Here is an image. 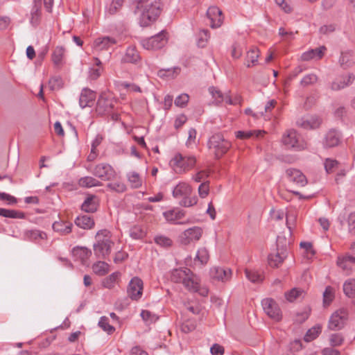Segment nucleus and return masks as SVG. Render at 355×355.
Here are the masks:
<instances>
[{
    "label": "nucleus",
    "mask_w": 355,
    "mask_h": 355,
    "mask_svg": "<svg viewBox=\"0 0 355 355\" xmlns=\"http://www.w3.org/2000/svg\"><path fill=\"white\" fill-rule=\"evenodd\" d=\"M137 3L135 12L139 15L141 26L146 27L156 21L162 11V3L153 0H133Z\"/></svg>",
    "instance_id": "1"
},
{
    "label": "nucleus",
    "mask_w": 355,
    "mask_h": 355,
    "mask_svg": "<svg viewBox=\"0 0 355 355\" xmlns=\"http://www.w3.org/2000/svg\"><path fill=\"white\" fill-rule=\"evenodd\" d=\"M171 279L175 283L182 284L190 292L198 293L202 296L208 295V289L200 288L198 278L187 268L173 269L171 272Z\"/></svg>",
    "instance_id": "2"
},
{
    "label": "nucleus",
    "mask_w": 355,
    "mask_h": 355,
    "mask_svg": "<svg viewBox=\"0 0 355 355\" xmlns=\"http://www.w3.org/2000/svg\"><path fill=\"white\" fill-rule=\"evenodd\" d=\"M95 239L96 242L93 245L95 256L98 259H107L114 244L111 232L106 229L101 230L96 232Z\"/></svg>",
    "instance_id": "3"
},
{
    "label": "nucleus",
    "mask_w": 355,
    "mask_h": 355,
    "mask_svg": "<svg viewBox=\"0 0 355 355\" xmlns=\"http://www.w3.org/2000/svg\"><path fill=\"white\" fill-rule=\"evenodd\" d=\"M207 146L216 159L222 157L232 147V143L220 133L213 135L208 140Z\"/></svg>",
    "instance_id": "4"
},
{
    "label": "nucleus",
    "mask_w": 355,
    "mask_h": 355,
    "mask_svg": "<svg viewBox=\"0 0 355 355\" xmlns=\"http://www.w3.org/2000/svg\"><path fill=\"white\" fill-rule=\"evenodd\" d=\"M196 158L193 155H183L176 153L170 161V165L176 173H184L191 170L196 165Z\"/></svg>",
    "instance_id": "5"
},
{
    "label": "nucleus",
    "mask_w": 355,
    "mask_h": 355,
    "mask_svg": "<svg viewBox=\"0 0 355 355\" xmlns=\"http://www.w3.org/2000/svg\"><path fill=\"white\" fill-rule=\"evenodd\" d=\"M167 41L168 33L163 30L152 37L142 40L141 43L145 49L156 51L164 46Z\"/></svg>",
    "instance_id": "6"
},
{
    "label": "nucleus",
    "mask_w": 355,
    "mask_h": 355,
    "mask_svg": "<svg viewBox=\"0 0 355 355\" xmlns=\"http://www.w3.org/2000/svg\"><path fill=\"white\" fill-rule=\"evenodd\" d=\"M282 142L288 148L296 150H302L307 147L306 143L293 130L286 131L282 137Z\"/></svg>",
    "instance_id": "7"
},
{
    "label": "nucleus",
    "mask_w": 355,
    "mask_h": 355,
    "mask_svg": "<svg viewBox=\"0 0 355 355\" xmlns=\"http://www.w3.org/2000/svg\"><path fill=\"white\" fill-rule=\"evenodd\" d=\"M348 309L340 308L332 313L328 323V328L331 331H337L343 329L348 318Z\"/></svg>",
    "instance_id": "8"
},
{
    "label": "nucleus",
    "mask_w": 355,
    "mask_h": 355,
    "mask_svg": "<svg viewBox=\"0 0 355 355\" xmlns=\"http://www.w3.org/2000/svg\"><path fill=\"white\" fill-rule=\"evenodd\" d=\"M90 171L94 175L103 181L113 180L116 176V173L113 167L106 163H100L96 165Z\"/></svg>",
    "instance_id": "9"
},
{
    "label": "nucleus",
    "mask_w": 355,
    "mask_h": 355,
    "mask_svg": "<svg viewBox=\"0 0 355 355\" xmlns=\"http://www.w3.org/2000/svg\"><path fill=\"white\" fill-rule=\"evenodd\" d=\"M265 313L272 320L278 322L282 320V311L277 303L272 298H266L261 301Z\"/></svg>",
    "instance_id": "10"
},
{
    "label": "nucleus",
    "mask_w": 355,
    "mask_h": 355,
    "mask_svg": "<svg viewBox=\"0 0 355 355\" xmlns=\"http://www.w3.org/2000/svg\"><path fill=\"white\" fill-rule=\"evenodd\" d=\"M114 103L112 95L109 92H103L97 101L96 112L100 115L110 113L114 107Z\"/></svg>",
    "instance_id": "11"
},
{
    "label": "nucleus",
    "mask_w": 355,
    "mask_h": 355,
    "mask_svg": "<svg viewBox=\"0 0 355 355\" xmlns=\"http://www.w3.org/2000/svg\"><path fill=\"white\" fill-rule=\"evenodd\" d=\"M127 293L132 300H139L143 294L142 280L137 277H133L129 282Z\"/></svg>",
    "instance_id": "12"
},
{
    "label": "nucleus",
    "mask_w": 355,
    "mask_h": 355,
    "mask_svg": "<svg viewBox=\"0 0 355 355\" xmlns=\"http://www.w3.org/2000/svg\"><path fill=\"white\" fill-rule=\"evenodd\" d=\"M166 220L173 224H185L189 220H182L185 216V211L182 209L176 208L166 211L163 213Z\"/></svg>",
    "instance_id": "13"
},
{
    "label": "nucleus",
    "mask_w": 355,
    "mask_h": 355,
    "mask_svg": "<svg viewBox=\"0 0 355 355\" xmlns=\"http://www.w3.org/2000/svg\"><path fill=\"white\" fill-rule=\"evenodd\" d=\"M286 175L290 182H293L298 187H304L308 182L306 176L298 169L288 168L286 171Z\"/></svg>",
    "instance_id": "14"
},
{
    "label": "nucleus",
    "mask_w": 355,
    "mask_h": 355,
    "mask_svg": "<svg viewBox=\"0 0 355 355\" xmlns=\"http://www.w3.org/2000/svg\"><path fill=\"white\" fill-rule=\"evenodd\" d=\"M341 141V134L335 129L329 130L324 135L322 145L324 148H334L337 146Z\"/></svg>",
    "instance_id": "15"
},
{
    "label": "nucleus",
    "mask_w": 355,
    "mask_h": 355,
    "mask_svg": "<svg viewBox=\"0 0 355 355\" xmlns=\"http://www.w3.org/2000/svg\"><path fill=\"white\" fill-rule=\"evenodd\" d=\"M116 41L114 38L105 36L96 38L92 44L94 52L100 53L102 51L107 50L111 46L116 44Z\"/></svg>",
    "instance_id": "16"
},
{
    "label": "nucleus",
    "mask_w": 355,
    "mask_h": 355,
    "mask_svg": "<svg viewBox=\"0 0 355 355\" xmlns=\"http://www.w3.org/2000/svg\"><path fill=\"white\" fill-rule=\"evenodd\" d=\"M207 15L210 20L211 28H218L221 26L223 17L222 11L218 7L210 6L207 11Z\"/></svg>",
    "instance_id": "17"
},
{
    "label": "nucleus",
    "mask_w": 355,
    "mask_h": 355,
    "mask_svg": "<svg viewBox=\"0 0 355 355\" xmlns=\"http://www.w3.org/2000/svg\"><path fill=\"white\" fill-rule=\"evenodd\" d=\"M202 234V230L199 227H193L186 230L182 234V241L184 244H189L192 241H198Z\"/></svg>",
    "instance_id": "18"
},
{
    "label": "nucleus",
    "mask_w": 355,
    "mask_h": 355,
    "mask_svg": "<svg viewBox=\"0 0 355 355\" xmlns=\"http://www.w3.org/2000/svg\"><path fill=\"white\" fill-rule=\"evenodd\" d=\"M355 79L353 73L337 77L331 85V89L334 91L340 90L351 85Z\"/></svg>",
    "instance_id": "19"
},
{
    "label": "nucleus",
    "mask_w": 355,
    "mask_h": 355,
    "mask_svg": "<svg viewBox=\"0 0 355 355\" xmlns=\"http://www.w3.org/2000/svg\"><path fill=\"white\" fill-rule=\"evenodd\" d=\"M74 258L79 260L82 265H89V259L92 255V251L86 247H75L72 251Z\"/></svg>",
    "instance_id": "20"
},
{
    "label": "nucleus",
    "mask_w": 355,
    "mask_h": 355,
    "mask_svg": "<svg viewBox=\"0 0 355 355\" xmlns=\"http://www.w3.org/2000/svg\"><path fill=\"white\" fill-rule=\"evenodd\" d=\"M96 99V94L94 91L88 88H84L80 94L79 98V105L82 108L92 107Z\"/></svg>",
    "instance_id": "21"
},
{
    "label": "nucleus",
    "mask_w": 355,
    "mask_h": 355,
    "mask_svg": "<svg viewBox=\"0 0 355 355\" xmlns=\"http://www.w3.org/2000/svg\"><path fill=\"white\" fill-rule=\"evenodd\" d=\"M260 52L257 47L252 46L247 52L245 57L244 64L248 68H251L258 64V58Z\"/></svg>",
    "instance_id": "22"
},
{
    "label": "nucleus",
    "mask_w": 355,
    "mask_h": 355,
    "mask_svg": "<svg viewBox=\"0 0 355 355\" xmlns=\"http://www.w3.org/2000/svg\"><path fill=\"white\" fill-rule=\"evenodd\" d=\"M336 263L338 267L349 274L355 266V257L348 254L340 256L338 257Z\"/></svg>",
    "instance_id": "23"
},
{
    "label": "nucleus",
    "mask_w": 355,
    "mask_h": 355,
    "mask_svg": "<svg viewBox=\"0 0 355 355\" xmlns=\"http://www.w3.org/2000/svg\"><path fill=\"white\" fill-rule=\"evenodd\" d=\"M211 276L214 279L226 282L230 279L232 270L227 268L215 267L211 270Z\"/></svg>",
    "instance_id": "24"
},
{
    "label": "nucleus",
    "mask_w": 355,
    "mask_h": 355,
    "mask_svg": "<svg viewBox=\"0 0 355 355\" xmlns=\"http://www.w3.org/2000/svg\"><path fill=\"white\" fill-rule=\"evenodd\" d=\"M325 51L326 47L324 46H322L314 49H310L302 54L301 60L303 61L320 60L323 57Z\"/></svg>",
    "instance_id": "25"
},
{
    "label": "nucleus",
    "mask_w": 355,
    "mask_h": 355,
    "mask_svg": "<svg viewBox=\"0 0 355 355\" xmlns=\"http://www.w3.org/2000/svg\"><path fill=\"white\" fill-rule=\"evenodd\" d=\"M76 225L83 230H92L95 226L94 218L88 215H80L76 218Z\"/></svg>",
    "instance_id": "26"
},
{
    "label": "nucleus",
    "mask_w": 355,
    "mask_h": 355,
    "mask_svg": "<svg viewBox=\"0 0 355 355\" xmlns=\"http://www.w3.org/2000/svg\"><path fill=\"white\" fill-rule=\"evenodd\" d=\"M287 257V252L286 249H281L279 251L277 250L276 252L271 253L268 256V263L271 267H279L285 258Z\"/></svg>",
    "instance_id": "27"
},
{
    "label": "nucleus",
    "mask_w": 355,
    "mask_h": 355,
    "mask_svg": "<svg viewBox=\"0 0 355 355\" xmlns=\"http://www.w3.org/2000/svg\"><path fill=\"white\" fill-rule=\"evenodd\" d=\"M191 186L186 182H180L177 184L173 190V196L175 198H184V197L189 196L191 193Z\"/></svg>",
    "instance_id": "28"
},
{
    "label": "nucleus",
    "mask_w": 355,
    "mask_h": 355,
    "mask_svg": "<svg viewBox=\"0 0 355 355\" xmlns=\"http://www.w3.org/2000/svg\"><path fill=\"white\" fill-rule=\"evenodd\" d=\"M98 206V198L94 195H90L83 202L81 209L85 212L94 213L97 210Z\"/></svg>",
    "instance_id": "29"
},
{
    "label": "nucleus",
    "mask_w": 355,
    "mask_h": 355,
    "mask_svg": "<svg viewBox=\"0 0 355 355\" xmlns=\"http://www.w3.org/2000/svg\"><path fill=\"white\" fill-rule=\"evenodd\" d=\"M320 120L316 116L302 118L297 121V125L304 129H315L320 125Z\"/></svg>",
    "instance_id": "30"
},
{
    "label": "nucleus",
    "mask_w": 355,
    "mask_h": 355,
    "mask_svg": "<svg viewBox=\"0 0 355 355\" xmlns=\"http://www.w3.org/2000/svg\"><path fill=\"white\" fill-rule=\"evenodd\" d=\"M73 224L68 221L59 220L53 223L52 227L54 231L62 235L69 234L72 230Z\"/></svg>",
    "instance_id": "31"
},
{
    "label": "nucleus",
    "mask_w": 355,
    "mask_h": 355,
    "mask_svg": "<svg viewBox=\"0 0 355 355\" xmlns=\"http://www.w3.org/2000/svg\"><path fill=\"white\" fill-rule=\"evenodd\" d=\"M140 60V55L135 47H128L122 58L123 62L137 63Z\"/></svg>",
    "instance_id": "32"
},
{
    "label": "nucleus",
    "mask_w": 355,
    "mask_h": 355,
    "mask_svg": "<svg viewBox=\"0 0 355 355\" xmlns=\"http://www.w3.org/2000/svg\"><path fill=\"white\" fill-rule=\"evenodd\" d=\"M264 134V131L258 130L247 131L239 130L235 132L236 137L240 139H246L251 137L259 138Z\"/></svg>",
    "instance_id": "33"
},
{
    "label": "nucleus",
    "mask_w": 355,
    "mask_h": 355,
    "mask_svg": "<svg viewBox=\"0 0 355 355\" xmlns=\"http://www.w3.org/2000/svg\"><path fill=\"white\" fill-rule=\"evenodd\" d=\"M0 216L9 218L23 219L25 218V214L23 211L4 208H0Z\"/></svg>",
    "instance_id": "34"
},
{
    "label": "nucleus",
    "mask_w": 355,
    "mask_h": 355,
    "mask_svg": "<svg viewBox=\"0 0 355 355\" xmlns=\"http://www.w3.org/2000/svg\"><path fill=\"white\" fill-rule=\"evenodd\" d=\"M78 184L81 187L90 188L94 187H100L102 185L101 182L93 177L85 176L81 178L78 180Z\"/></svg>",
    "instance_id": "35"
},
{
    "label": "nucleus",
    "mask_w": 355,
    "mask_h": 355,
    "mask_svg": "<svg viewBox=\"0 0 355 355\" xmlns=\"http://www.w3.org/2000/svg\"><path fill=\"white\" fill-rule=\"evenodd\" d=\"M322 331V326L316 324L309 329L306 333L304 340L306 342H311L318 337Z\"/></svg>",
    "instance_id": "36"
},
{
    "label": "nucleus",
    "mask_w": 355,
    "mask_h": 355,
    "mask_svg": "<svg viewBox=\"0 0 355 355\" xmlns=\"http://www.w3.org/2000/svg\"><path fill=\"white\" fill-rule=\"evenodd\" d=\"M343 292L348 297H355V279H349L345 282Z\"/></svg>",
    "instance_id": "37"
},
{
    "label": "nucleus",
    "mask_w": 355,
    "mask_h": 355,
    "mask_svg": "<svg viewBox=\"0 0 355 355\" xmlns=\"http://www.w3.org/2000/svg\"><path fill=\"white\" fill-rule=\"evenodd\" d=\"M119 277L120 273L119 272L112 273L107 277L103 279L102 282L103 287L108 289L113 288L118 282Z\"/></svg>",
    "instance_id": "38"
},
{
    "label": "nucleus",
    "mask_w": 355,
    "mask_h": 355,
    "mask_svg": "<svg viewBox=\"0 0 355 355\" xmlns=\"http://www.w3.org/2000/svg\"><path fill=\"white\" fill-rule=\"evenodd\" d=\"M109 268L110 266L107 263L101 261H97L92 266L94 272L98 275H105L107 274L110 270Z\"/></svg>",
    "instance_id": "39"
},
{
    "label": "nucleus",
    "mask_w": 355,
    "mask_h": 355,
    "mask_svg": "<svg viewBox=\"0 0 355 355\" xmlns=\"http://www.w3.org/2000/svg\"><path fill=\"white\" fill-rule=\"evenodd\" d=\"M127 178L132 188L137 189L142 185V180L137 172L132 171L128 173L127 174Z\"/></svg>",
    "instance_id": "40"
},
{
    "label": "nucleus",
    "mask_w": 355,
    "mask_h": 355,
    "mask_svg": "<svg viewBox=\"0 0 355 355\" xmlns=\"http://www.w3.org/2000/svg\"><path fill=\"white\" fill-rule=\"evenodd\" d=\"M209 259V254L207 249L205 247L200 248L196 253L195 261H199L202 265L207 263Z\"/></svg>",
    "instance_id": "41"
},
{
    "label": "nucleus",
    "mask_w": 355,
    "mask_h": 355,
    "mask_svg": "<svg viewBox=\"0 0 355 355\" xmlns=\"http://www.w3.org/2000/svg\"><path fill=\"white\" fill-rule=\"evenodd\" d=\"M65 49L62 46H57L52 54V60L55 65L62 64Z\"/></svg>",
    "instance_id": "42"
},
{
    "label": "nucleus",
    "mask_w": 355,
    "mask_h": 355,
    "mask_svg": "<svg viewBox=\"0 0 355 355\" xmlns=\"http://www.w3.org/2000/svg\"><path fill=\"white\" fill-rule=\"evenodd\" d=\"M125 0H112L111 3L105 9V12L112 15L116 14L122 8Z\"/></svg>",
    "instance_id": "43"
},
{
    "label": "nucleus",
    "mask_w": 355,
    "mask_h": 355,
    "mask_svg": "<svg viewBox=\"0 0 355 355\" xmlns=\"http://www.w3.org/2000/svg\"><path fill=\"white\" fill-rule=\"evenodd\" d=\"M119 86L121 89H126L127 92L129 93H135V92L141 93L142 92L141 87L139 85H137L135 83H128L127 81H122L119 83Z\"/></svg>",
    "instance_id": "44"
},
{
    "label": "nucleus",
    "mask_w": 355,
    "mask_h": 355,
    "mask_svg": "<svg viewBox=\"0 0 355 355\" xmlns=\"http://www.w3.org/2000/svg\"><path fill=\"white\" fill-rule=\"evenodd\" d=\"M304 291L302 290L295 288L286 292L285 293V297L288 302H293L302 297Z\"/></svg>",
    "instance_id": "45"
},
{
    "label": "nucleus",
    "mask_w": 355,
    "mask_h": 355,
    "mask_svg": "<svg viewBox=\"0 0 355 355\" xmlns=\"http://www.w3.org/2000/svg\"><path fill=\"white\" fill-rule=\"evenodd\" d=\"M245 273L248 279L253 283H259L263 280L262 275L257 271L245 269Z\"/></svg>",
    "instance_id": "46"
},
{
    "label": "nucleus",
    "mask_w": 355,
    "mask_h": 355,
    "mask_svg": "<svg viewBox=\"0 0 355 355\" xmlns=\"http://www.w3.org/2000/svg\"><path fill=\"white\" fill-rule=\"evenodd\" d=\"M98 326L109 334H112L115 330V328L109 324V320L105 316H103L100 318Z\"/></svg>",
    "instance_id": "47"
},
{
    "label": "nucleus",
    "mask_w": 355,
    "mask_h": 355,
    "mask_svg": "<svg viewBox=\"0 0 355 355\" xmlns=\"http://www.w3.org/2000/svg\"><path fill=\"white\" fill-rule=\"evenodd\" d=\"M329 340L331 347H338L343 343L345 338L341 334H332L329 336Z\"/></svg>",
    "instance_id": "48"
},
{
    "label": "nucleus",
    "mask_w": 355,
    "mask_h": 355,
    "mask_svg": "<svg viewBox=\"0 0 355 355\" xmlns=\"http://www.w3.org/2000/svg\"><path fill=\"white\" fill-rule=\"evenodd\" d=\"M209 92L216 104H220L224 101L225 94L217 88L211 87L209 88Z\"/></svg>",
    "instance_id": "49"
},
{
    "label": "nucleus",
    "mask_w": 355,
    "mask_h": 355,
    "mask_svg": "<svg viewBox=\"0 0 355 355\" xmlns=\"http://www.w3.org/2000/svg\"><path fill=\"white\" fill-rule=\"evenodd\" d=\"M41 15V9L37 6L34 5L31 12V23L33 26H37L40 21Z\"/></svg>",
    "instance_id": "50"
},
{
    "label": "nucleus",
    "mask_w": 355,
    "mask_h": 355,
    "mask_svg": "<svg viewBox=\"0 0 355 355\" xmlns=\"http://www.w3.org/2000/svg\"><path fill=\"white\" fill-rule=\"evenodd\" d=\"M209 39V33L207 30H202L198 33V46L203 48L206 46Z\"/></svg>",
    "instance_id": "51"
},
{
    "label": "nucleus",
    "mask_w": 355,
    "mask_h": 355,
    "mask_svg": "<svg viewBox=\"0 0 355 355\" xmlns=\"http://www.w3.org/2000/svg\"><path fill=\"white\" fill-rule=\"evenodd\" d=\"M63 85L62 79L60 76H54L50 78L49 86L51 90H58Z\"/></svg>",
    "instance_id": "52"
},
{
    "label": "nucleus",
    "mask_w": 355,
    "mask_h": 355,
    "mask_svg": "<svg viewBox=\"0 0 355 355\" xmlns=\"http://www.w3.org/2000/svg\"><path fill=\"white\" fill-rule=\"evenodd\" d=\"M189 100V96L183 93L177 96L174 101V103L177 107H184L187 106Z\"/></svg>",
    "instance_id": "53"
},
{
    "label": "nucleus",
    "mask_w": 355,
    "mask_h": 355,
    "mask_svg": "<svg viewBox=\"0 0 355 355\" xmlns=\"http://www.w3.org/2000/svg\"><path fill=\"white\" fill-rule=\"evenodd\" d=\"M318 80V76L314 73H309L304 76L300 81V85L303 87H306L310 85L315 83Z\"/></svg>",
    "instance_id": "54"
},
{
    "label": "nucleus",
    "mask_w": 355,
    "mask_h": 355,
    "mask_svg": "<svg viewBox=\"0 0 355 355\" xmlns=\"http://www.w3.org/2000/svg\"><path fill=\"white\" fill-rule=\"evenodd\" d=\"M107 187L111 191L123 193L126 190L125 184L121 182H114L107 184Z\"/></svg>",
    "instance_id": "55"
},
{
    "label": "nucleus",
    "mask_w": 355,
    "mask_h": 355,
    "mask_svg": "<svg viewBox=\"0 0 355 355\" xmlns=\"http://www.w3.org/2000/svg\"><path fill=\"white\" fill-rule=\"evenodd\" d=\"M196 327V323L195 321L191 320H188L184 321L181 325V330L184 333H189L193 331Z\"/></svg>",
    "instance_id": "56"
},
{
    "label": "nucleus",
    "mask_w": 355,
    "mask_h": 355,
    "mask_svg": "<svg viewBox=\"0 0 355 355\" xmlns=\"http://www.w3.org/2000/svg\"><path fill=\"white\" fill-rule=\"evenodd\" d=\"M42 232L37 230H28L26 232V236L31 241H36L39 239H44Z\"/></svg>",
    "instance_id": "57"
},
{
    "label": "nucleus",
    "mask_w": 355,
    "mask_h": 355,
    "mask_svg": "<svg viewBox=\"0 0 355 355\" xmlns=\"http://www.w3.org/2000/svg\"><path fill=\"white\" fill-rule=\"evenodd\" d=\"M155 242L162 247H169L172 245L171 239L164 236H155Z\"/></svg>",
    "instance_id": "58"
},
{
    "label": "nucleus",
    "mask_w": 355,
    "mask_h": 355,
    "mask_svg": "<svg viewBox=\"0 0 355 355\" xmlns=\"http://www.w3.org/2000/svg\"><path fill=\"white\" fill-rule=\"evenodd\" d=\"M334 290L331 287L327 286L323 293L324 304H329L334 300Z\"/></svg>",
    "instance_id": "59"
},
{
    "label": "nucleus",
    "mask_w": 355,
    "mask_h": 355,
    "mask_svg": "<svg viewBox=\"0 0 355 355\" xmlns=\"http://www.w3.org/2000/svg\"><path fill=\"white\" fill-rule=\"evenodd\" d=\"M324 164L326 172L331 173L334 171V169L338 166V162L336 159L327 158Z\"/></svg>",
    "instance_id": "60"
},
{
    "label": "nucleus",
    "mask_w": 355,
    "mask_h": 355,
    "mask_svg": "<svg viewBox=\"0 0 355 355\" xmlns=\"http://www.w3.org/2000/svg\"><path fill=\"white\" fill-rule=\"evenodd\" d=\"M209 182L208 181L202 182L198 187V194L199 196L204 198L207 196L209 191Z\"/></svg>",
    "instance_id": "61"
},
{
    "label": "nucleus",
    "mask_w": 355,
    "mask_h": 355,
    "mask_svg": "<svg viewBox=\"0 0 355 355\" xmlns=\"http://www.w3.org/2000/svg\"><path fill=\"white\" fill-rule=\"evenodd\" d=\"M349 232L355 234V211L349 214L347 218Z\"/></svg>",
    "instance_id": "62"
},
{
    "label": "nucleus",
    "mask_w": 355,
    "mask_h": 355,
    "mask_svg": "<svg viewBox=\"0 0 355 355\" xmlns=\"http://www.w3.org/2000/svg\"><path fill=\"white\" fill-rule=\"evenodd\" d=\"M350 55L345 53H342L339 59L340 66L345 69L350 66Z\"/></svg>",
    "instance_id": "63"
},
{
    "label": "nucleus",
    "mask_w": 355,
    "mask_h": 355,
    "mask_svg": "<svg viewBox=\"0 0 355 355\" xmlns=\"http://www.w3.org/2000/svg\"><path fill=\"white\" fill-rule=\"evenodd\" d=\"M130 236L135 239H141L144 236V232L139 227H134L130 230Z\"/></svg>",
    "instance_id": "64"
}]
</instances>
